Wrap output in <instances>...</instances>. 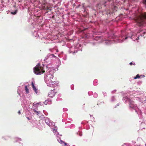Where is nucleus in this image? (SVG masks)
I'll use <instances>...</instances> for the list:
<instances>
[{"label":"nucleus","instance_id":"f257e3e1","mask_svg":"<svg viewBox=\"0 0 146 146\" xmlns=\"http://www.w3.org/2000/svg\"><path fill=\"white\" fill-rule=\"evenodd\" d=\"M125 34L124 31L121 32V35L118 36L114 35L112 36L111 40V36L108 34H106L104 36H98L95 37L94 39L95 41H98V43L104 42L105 44L109 45L111 44L114 43H121L124 40H126L128 38L132 39L133 41L139 40L143 37V38L146 36V29H140L137 32H131L125 36L124 35Z\"/></svg>","mask_w":146,"mask_h":146},{"label":"nucleus","instance_id":"f03ea898","mask_svg":"<svg viewBox=\"0 0 146 146\" xmlns=\"http://www.w3.org/2000/svg\"><path fill=\"white\" fill-rule=\"evenodd\" d=\"M52 62L48 61L47 63L45 62L46 63V64L45 65L42 64L43 66H40V64L38 63L36 66L33 68V70L34 73L36 75H40L45 72L44 70L46 69V71H48L49 70H53L55 71V72L56 70H58V69L56 68V69L54 68V65L52 64Z\"/></svg>","mask_w":146,"mask_h":146},{"label":"nucleus","instance_id":"7ed1b4c3","mask_svg":"<svg viewBox=\"0 0 146 146\" xmlns=\"http://www.w3.org/2000/svg\"><path fill=\"white\" fill-rule=\"evenodd\" d=\"M55 72V71L51 70H49L48 71H46V72L44 74V79L48 86L56 87L58 86L59 83L58 81H56L53 82L52 81V79L54 77L53 75Z\"/></svg>","mask_w":146,"mask_h":146},{"label":"nucleus","instance_id":"20e7f679","mask_svg":"<svg viewBox=\"0 0 146 146\" xmlns=\"http://www.w3.org/2000/svg\"><path fill=\"white\" fill-rule=\"evenodd\" d=\"M45 121L46 124L49 126L52 129L55 135H56L58 141L61 144H64L66 146L67 144L60 139L62 135H60L59 133L57 131V127L55 125V123L52 122L51 121L48 117H44Z\"/></svg>","mask_w":146,"mask_h":146},{"label":"nucleus","instance_id":"39448f33","mask_svg":"<svg viewBox=\"0 0 146 146\" xmlns=\"http://www.w3.org/2000/svg\"><path fill=\"white\" fill-rule=\"evenodd\" d=\"M122 100L125 103L129 102V109L132 111L134 110L135 112L137 113L140 118H142L141 111L139 109L137 105L135 104L134 102L132 100L130 99L128 97L125 96L123 97Z\"/></svg>","mask_w":146,"mask_h":146},{"label":"nucleus","instance_id":"423d86ee","mask_svg":"<svg viewBox=\"0 0 146 146\" xmlns=\"http://www.w3.org/2000/svg\"><path fill=\"white\" fill-rule=\"evenodd\" d=\"M137 25L139 27L146 26V13H140L137 15L135 18Z\"/></svg>","mask_w":146,"mask_h":146},{"label":"nucleus","instance_id":"0eeeda50","mask_svg":"<svg viewBox=\"0 0 146 146\" xmlns=\"http://www.w3.org/2000/svg\"><path fill=\"white\" fill-rule=\"evenodd\" d=\"M67 46L69 48L68 51L70 53H72L74 54L75 53H76L78 50L82 51V45L80 44H77L70 47V44H68Z\"/></svg>","mask_w":146,"mask_h":146},{"label":"nucleus","instance_id":"6e6552de","mask_svg":"<svg viewBox=\"0 0 146 146\" xmlns=\"http://www.w3.org/2000/svg\"><path fill=\"white\" fill-rule=\"evenodd\" d=\"M56 57L53 54H48L44 59L45 62L47 63L48 61H51L52 60L55 59Z\"/></svg>","mask_w":146,"mask_h":146},{"label":"nucleus","instance_id":"1a4fd4ad","mask_svg":"<svg viewBox=\"0 0 146 146\" xmlns=\"http://www.w3.org/2000/svg\"><path fill=\"white\" fill-rule=\"evenodd\" d=\"M58 86L57 87L53 86V89H51L48 92V96L50 98H53L54 96L56 94L58 90Z\"/></svg>","mask_w":146,"mask_h":146},{"label":"nucleus","instance_id":"9d476101","mask_svg":"<svg viewBox=\"0 0 146 146\" xmlns=\"http://www.w3.org/2000/svg\"><path fill=\"white\" fill-rule=\"evenodd\" d=\"M42 41L46 44L52 43V40L48 38L47 37H43L41 38Z\"/></svg>","mask_w":146,"mask_h":146},{"label":"nucleus","instance_id":"9b49d317","mask_svg":"<svg viewBox=\"0 0 146 146\" xmlns=\"http://www.w3.org/2000/svg\"><path fill=\"white\" fill-rule=\"evenodd\" d=\"M23 106L24 107V109L25 110H28L30 108L31 109H32V108L33 109L35 108L34 106V103H33L30 102H28V105H27V106L25 105Z\"/></svg>","mask_w":146,"mask_h":146},{"label":"nucleus","instance_id":"f8f14e48","mask_svg":"<svg viewBox=\"0 0 146 146\" xmlns=\"http://www.w3.org/2000/svg\"><path fill=\"white\" fill-rule=\"evenodd\" d=\"M33 35L35 37L37 38L38 37H39L40 38H42L41 36V35L40 32L37 31H34L33 33Z\"/></svg>","mask_w":146,"mask_h":146},{"label":"nucleus","instance_id":"ddd939ff","mask_svg":"<svg viewBox=\"0 0 146 146\" xmlns=\"http://www.w3.org/2000/svg\"><path fill=\"white\" fill-rule=\"evenodd\" d=\"M33 109V111L34 113L38 115L40 117H44V115H43L42 113L40 112V111H38L36 110L35 109Z\"/></svg>","mask_w":146,"mask_h":146},{"label":"nucleus","instance_id":"4468645a","mask_svg":"<svg viewBox=\"0 0 146 146\" xmlns=\"http://www.w3.org/2000/svg\"><path fill=\"white\" fill-rule=\"evenodd\" d=\"M42 104V103L41 102H39L38 103H34V106L35 108H38V106H41Z\"/></svg>","mask_w":146,"mask_h":146},{"label":"nucleus","instance_id":"2eb2a0df","mask_svg":"<svg viewBox=\"0 0 146 146\" xmlns=\"http://www.w3.org/2000/svg\"><path fill=\"white\" fill-rule=\"evenodd\" d=\"M21 105L24 109V107L23 106L25 105L27 106V105H28V103L27 102V101L26 100H24L22 102Z\"/></svg>","mask_w":146,"mask_h":146},{"label":"nucleus","instance_id":"dca6fc26","mask_svg":"<svg viewBox=\"0 0 146 146\" xmlns=\"http://www.w3.org/2000/svg\"><path fill=\"white\" fill-rule=\"evenodd\" d=\"M93 85L94 86H97L98 84V81L97 80H95L93 81Z\"/></svg>","mask_w":146,"mask_h":146},{"label":"nucleus","instance_id":"f3484780","mask_svg":"<svg viewBox=\"0 0 146 146\" xmlns=\"http://www.w3.org/2000/svg\"><path fill=\"white\" fill-rule=\"evenodd\" d=\"M25 90L27 94H28L29 93V90L27 87V86L26 85L25 86Z\"/></svg>","mask_w":146,"mask_h":146},{"label":"nucleus","instance_id":"a211bd4d","mask_svg":"<svg viewBox=\"0 0 146 146\" xmlns=\"http://www.w3.org/2000/svg\"><path fill=\"white\" fill-rule=\"evenodd\" d=\"M32 87L33 88V89L34 91H35H35H37V89L36 88L35 85H34V84H33V82H32Z\"/></svg>","mask_w":146,"mask_h":146},{"label":"nucleus","instance_id":"6ab92c4d","mask_svg":"<svg viewBox=\"0 0 146 146\" xmlns=\"http://www.w3.org/2000/svg\"><path fill=\"white\" fill-rule=\"evenodd\" d=\"M77 135H78L80 136H81L82 135V132L80 131H79L78 132L76 133Z\"/></svg>","mask_w":146,"mask_h":146},{"label":"nucleus","instance_id":"aec40b11","mask_svg":"<svg viewBox=\"0 0 146 146\" xmlns=\"http://www.w3.org/2000/svg\"><path fill=\"white\" fill-rule=\"evenodd\" d=\"M4 7V5L3 4H1L0 5V10L2 11L3 10V8Z\"/></svg>","mask_w":146,"mask_h":146},{"label":"nucleus","instance_id":"412c9836","mask_svg":"<svg viewBox=\"0 0 146 146\" xmlns=\"http://www.w3.org/2000/svg\"><path fill=\"white\" fill-rule=\"evenodd\" d=\"M48 100H46L44 101V102H43V103H44V104L45 105H47V104H50V103L48 102Z\"/></svg>","mask_w":146,"mask_h":146},{"label":"nucleus","instance_id":"4be33fe9","mask_svg":"<svg viewBox=\"0 0 146 146\" xmlns=\"http://www.w3.org/2000/svg\"><path fill=\"white\" fill-rule=\"evenodd\" d=\"M21 89V87L19 86L18 87V90L17 91V92L18 94H19V95H20V94L19 93V91Z\"/></svg>","mask_w":146,"mask_h":146},{"label":"nucleus","instance_id":"5701e85b","mask_svg":"<svg viewBox=\"0 0 146 146\" xmlns=\"http://www.w3.org/2000/svg\"><path fill=\"white\" fill-rule=\"evenodd\" d=\"M115 100V97L114 96H113L111 98V101L112 102H113Z\"/></svg>","mask_w":146,"mask_h":146},{"label":"nucleus","instance_id":"b1692460","mask_svg":"<svg viewBox=\"0 0 146 146\" xmlns=\"http://www.w3.org/2000/svg\"><path fill=\"white\" fill-rule=\"evenodd\" d=\"M98 96V94L96 93H94L93 94V97L95 98H96Z\"/></svg>","mask_w":146,"mask_h":146},{"label":"nucleus","instance_id":"393cba45","mask_svg":"<svg viewBox=\"0 0 146 146\" xmlns=\"http://www.w3.org/2000/svg\"><path fill=\"white\" fill-rule=\"evenodd\" d=\"M75 127V125L73 124H72L69 127L70 128H73Z\"/></svg>","mask_w":146,"mask_h":146},{"label":"nucleus","instance_id":"a878e982","mask_svg":"<svg viewBox=\"0 0 146 146\" xmlns=\"http://www.w3.org/2000/svg\"><path fill=\"white\" fill-rule=\"evenodd\" d=\"M130 144L129 143H124L121 146H130Z\"/></svg>","mask_w":146,"mask_h":146},{"label":"nucleus","instance_id":"bb28decb","mask_svg":"<svg viewBox=\"0 0 146 146\" xmlns=\"http://www.w3.org/2000/svg\"><path fill=\"white\" fill-rule=\"evenodd\" d=\"M62 100V99L60 97H57L56 99V101H60Z\"/></svg>","mask_w":146,"mask_h":146},{"label":"nucleus","instance_id":"cd10ccee","mask_svg":"<svg viewBox=\"0 0 146 146\" xmlns=\"http://www.w3.org/2000/svg\"><path fill=\"white\" fill-rule=\"evenodd\" d=\"M15 138V139L17 140H16V142H17L18 141H21L22 140V139L21 138H17V137H16Z\"/></svg>","mask_w":146,"mask_h":146},{"label":"nucleus","instance_id":"c85d7f7f","mask_svg":"<svg viewBox=\"0 0 146 146\" xmlns=\"http://www.w3.org/2000/svg\"><path fill=\"white\" fill-rule=\"evenodd\" d=\"M140 77L139 75V74H137L135 77L134 78V79H135L138 78H139Z\"/></svg>","mask_w":146,"mask_h":146},{"label":"nucleus","instance_id":"c756f323","mask_svg":"<svg viewBox=\"0 0 146 146\" xmlns=\"http://www.w3.org/2000/svg\"><path fill=\"white\" fill-rule=\"evenodd\" d=\"M17 10H16L14 12H11V13L13 15H15L17 13Z\"/></svg>","mask_w":146,"mask_h":146},{"label":"nucleus","instance_id":"7c9ffc66","mask_svg":"<svg viewBox=\"0 0 146 146\" xmlns=\"http://www.w3.org/2000/svg\"><path fill=\"white\" fill-rule=\"evenodd\" d=\"M93 94V92L92 91H89L88 92V94L89 96H91Z\"/></svg>","mask_w":146,"mask_h":146},{"label":"nucleus","instance_id":"2f4dec72","mask_svg":"<svg viewBox=\"0 0 146 146\" xmlns=\"http://www.w3.org/2000/svg\"><path fill=\"white\" fill-rule=\"evenodd\" d=\"M91 44L92 45L94 46L96 44L97 42H91Z\"/></svg>","mask_w":146,"mask_h":146},{"label":"nucleus","instance_id":"473e14b6","mask_svg":"<svg viewBox=\"0 0 146 146\" xmlns=\"http://www.w3.org/2000/svg\"><path fill=\"white\" fill-rule=\"evenodd\" d=\"M135 63L134 62H131L129 63V64L130 65H132L133 64L134 65H135Z\"/></svg>","mask_w":146,"mask_h":146},{"label":"nucleus","instance_id":"72a5a7b5","mask_svg":"<svg viewBox=\"0 0 146 146\" xmlns=\"http://www.w3.org/2000/svg\"><path fill=\"white\" fill-rule=\"evenodd\" d=\"M63 110L64 111H66L68 110V109L66 108H63Z\"/></svg>","mask_w":146,"mask_h":146},{"label":"nucleus","instance_id":"f704fd0d","mask_svg":"<svg viewBox=\"0 0 146 146\" xmlns=\"http://www.w3.org/2000/svg\"><path fill=\"white\" fill-rule=\"evenodd\" d=\"M47 100H48V102L50 103V104H51V100L49 99H47Z\"/></svg>","mask_w":146,"mask_h":146},{"label":"nucleus","instance_id":"c9c22d12","mask_svg":"<svg viewBox=\"0 0 146 146\" xmlns=\"http://www.w3.org/2000/svg\"><path fill=\"white\" fill-rule=\"evenodd\" d=\"M35 93L36 94H37V95H38V93H39V92H38V90H37V91H35Z\"/></svg>","mask_w":146,"mask_h":146},{"label":"nucleus","instance_id":"e433bc0d","mask_svg":"<svg viewBox=\"0 0 146 146\" xmlns=\"http://www.w3.org/2000/svg\"><path fill=\"white\" fill-rule=\"evenodd\" d=\"M62 95L60 94H58V97H60Z\"/></svg>","mask_w":146,"mask_h":146},{"label":"nucleus","instance_id":"4c0bfd02","mask_svg":"<svg viewBox=\"0 0 146 146\" xmlns=\"http://www.w3.org/2000/svg\"><path fill=\"white\" fill-rule=\"evenodd\" d=\"M103 94L104 96L106 95V93L105 92H103Z\"/></svg>","mask_w":146,"mask_h":146},{"label":"nucleus","instance_id":"58836bf2","mask_svg":"<svg viewBox=\"0 0 146 146\" xmlns=\"http://www.w3.org/2000/svg\"><path fill=\"white\" fill-rule=\"evenodd\" d=\"M74 86L72 85L71 86V88L72 90H73L74 89V88L73 87Z\"/></svg>","mask_w":146,"mask_h":146},{"label":"nucleus","instance_id":"ea45409f","mask_svg":"<svg viewBox=\"0 0 146 146\" xmlns=\"http://www.w3.org/2000/svg\"><path fill=\"white\" fill-rule=\"evenodd\" d=\"M143 3L144 4H146V0H143Z\"/></svg>","mask_w":146,"mask_h":146},{"label":"nucleus","instance_id":"a19ab883","mask_svg":"<svg viewBox=\"0 0 146 146\" xmlns=\"http://www.w3.org/2000/svg\"><path fill=\"white\" fill-rule=\"evenodd\" d=\"M116 91V90H114L113 91L111 92V93H114Z\"/></svg>","mask_w":146,"mask_h":146},{"label":"nucleus","instance_id":"79ce46f5","mask_svg":"<svg viewBox=\"0 0 146 146\" xmlns=\"http://www.w3.org/2000/svg\"><path fill=\"white\" fill-rule=\"evenodd\" d=\"M18 113L19 114H21V112H20V110H19L18 112Z\"/></svg>","mask_w":146,"mask_h":146},{"label":"nucleus","instance_id":"37998d69","mask_svg":"<svg viewBox=\"0 0 146 146\" xmlns=\"http://www.w3.org/2000/svg\"><path fill=\"white\" fill-rule=\"evenodd\" d=\"M27 118L29 120L30 119L29 117H27Z\"/></svg>","mask_w":146,"mask_h":146},{"label":"nucleus","instance_id":"c03bdc74","mask_svg":"<svg viewBox=\"0 0 146 146\" xmlns=\"http://www.w3.org/2000/svg\"><path fill=\"white\" fill-rule=\"evenodd\" d=\"M144 4L145 5V7L146 8V4Z\"/></svg>","mask_w":146,"mask_h":146},{"label":"nucleus","instance_id":"a18cd8bd","mask_svg":"<svg viewBox=\"0 0 146 146\" xmlns=\"http://www.w3.org/2000/svg\"><path fill=\"white\" fill-rule=\"evenodd\" d=\"M119 105V104H118L117 105V106H118Z\"/></svg>","mask_w":146,"mask_h":146},{"label":"nucleus","instance_id":"49530a36","mask_svg":"<svg viewBox=\"0 0 146 146\" xmlns=\"http://www.w3.org/2000/svg\"><path fill=\"white\" fill-rule=\"evenodd\" d=\"M35 126L36 127H37V126L36 125H35Z\"/></svg>","mask_w":146,"mask_h":146},{"label":"nucleus","instance_id":"de8ad7c7","mask_svg":"<svg viewBox=\"0 0 146 146\" xmlns=\"http://www.w3.org/2000/svg\"><path fill=\"white\" fill-rule=\"evenodd\" d=\"M108 0L110 1H111V0Z\"/></svg>","mask_w":146,"mask_h":146},{"label":"nucleus","instance_id":"09e8293b","mask_svg":"<svg viewBox=\"0 0 146 146\" xmlns=\"http://www.w3.org/2000/svg\"><path fill=\"white\" fill-rule=\"evenodd\" d=\"M64 59L65 60H66V58H65Z\"/></svg>","mask_w":146,"mask_h":146},{"label":"nucleus","instance_id":"8fccbe9b","mask_svg":"<svg viewBox=\"0 0 146 146\" xmlns=\"http://www.w3.org/2000/svg\"><path fill=\"white\" fill-rule=\"evenodd\" d=\"M67 146H70L69 145H67Z\"/></svg>","mask_w":146,"mask_h":146},{"label":"nucleus","instance_id":"3c124183","mask_svg":"<svg viewBox=\"0 0 146 146\" xmlns=\"http://www.w3.org/2000/svg\"><path fill=\"white\" fill-rule=\"evenodd\" d=\"M140 101V102H142V101Z\"/></svg>","mask_w":146,"mask_h":146},{"label":"nucleus","instance_id":"603ef678","mask_svg":"<svg viewBox=\"0 0 146 146\" xmlns=\"http://www.w3.org/2000/svg\"><path fill=\"white\" fill-rule=\"evenodd\" d=\"M145 146H146V144H145Z\"/></svg>","mask_w":146,"mask_h":146}]
</instances>
